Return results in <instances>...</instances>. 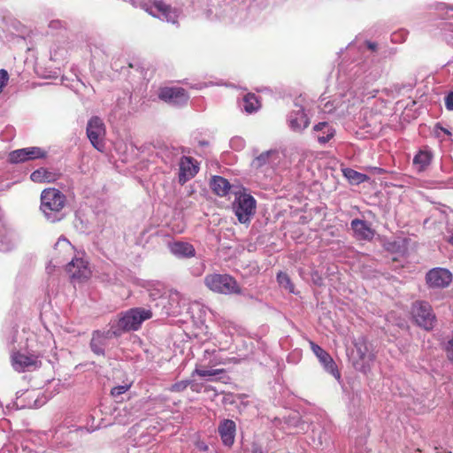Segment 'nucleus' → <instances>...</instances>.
Instances as JSON below:
<instances>
[{
    "mask_svg": "<svg viewBox=\"0 0 453 453\" xmlns=\"http://www.w3.org/2000/svg\"><path fill=\"white\" fill-rule=\"evenodd\" d=\"M363 102V95H357L349 89L343 94L334 96L330 99H320L319 107L326 114H333L337 118L355 114Z\"/></svg>",
    "mask_w": 453,
    "mask_h": 453,
    "instance_id": "obj_1",
    "label": "nucleus"
},
{
    "mask_svg": "<svg viewBox=\"0 0 453 453\" xmlns=\"http://www.w3.org/2000/svg\"><path fill=\"white\" fill-rule=\"evenodd\" d=\"M65 203L66 197L59 189L45 188L41 194L40 210L47 221L56 223L65 216L64 212Z\"/></svg>",
    "mask_w": 453,
    "mask_h": 453,
    "instance_id": "obj_2",
    "label": "nucleus"
},
{
    "mask_svg": "<svg viewBox=\"0 0 453 453\" xmlns=\"http://www.w3.org/2000/svg\"><path fill=\"white\" fill-rule=\"evenodd\" d=\"M152 317L150 309L137 307L119 313V319L111 323L119 332V336L125 332L136 331L142 324Z\"/></svg>",
    "mask_w": 453,
    "mask_h": 453,
    "instance_id": "obj_3",
    "label": "nucleus"
},
{
    "mask_svg": "<svg viewBox=\"0 0 453 453\" xmlns=\"http://www.w3.org/2000/svg\"><path fill=\"white\" fill-rule=\"evenodd\" d=\"M133 4L145 11L152 17L172 24H176L180 16L179 9L172 7L163 0H140L137 3H133Z\"/></svg>",
    "mask_w": 453,
    "mask_h": 453,
    "instance_id": "obj_4",
    "label": "nucleus"
},
{
    "mask_svg": "<svg viewBox=\"0 0 453 453\" xmlns=\"http://www.w3.org/2000/svg\"><path fill=\"white\" fill-rule=\"evenodd\" d=\"M204 285L212 292L222 295L242 293L236 280L229 274L210 273L203 279Z\"/></svg>",
    "mask_w": 453,
    "mask_h": 453,
    "instance_id": "obj_5",
    "label": "nucleus"
},
{
    "mask_svg": "<svg viewBox=\"0 0 453 453\" xmlns=\"http://www.w3.org/2000/svg\"><path fill=\"white\" fill-rule=\"evenodd\" d=\"M225 364L223 358L219 355V351L213 349H205L200 359V365H196L192 375H198L202 378L208 376H215L224 372L223 369H208L216 365Z\"/></svg>",
    "mask_w": 453,
    "mask_h": 453,
    "instance_id": "obj_6",
    "label": "nucleus"
},
{
    "mask_svg": "<svg viewBox=\"0 0 453 453\" xmlns=\"http://www.w3.org/2000/svg\"><path fill=\"white\" fill-rule=\"evenodd\" d=\"M411 315L418 326L427 331L434 328L436 317L429 303L426 301H416L413 303Z\"/></svg>",
    "mask_w": 453,
    "mask_h": 453,
    "instance_id": "obj_7",
    "label": "nucleus"
},
{
    "mask_svg": "<svg viewBox=\"0 0 453 453\" xmlns=\"http://www.w3.org/2000/svg\"><path fill=\"white\" fill-rule=\"evenodd\" d=\"M300 101V99L295 101L293 109L288 113L286 119L288 128L298 134L303 133L310 125V118Z\"/></svg>",
    "mask_w": 453,
    "mask_h": 453,
    "instance_id": "obj_8",
    "label": "nucleus"
},
{
    "mask_svg": "<svg viewBox=\"0 0 453 453\" xmlns=\"http://www.w3.org/2000/svg\"><path fill=\"white\" fill-rule=\"evenodd\" d=\"M11 363L12 368L18 372L35 370L42 365L40 356L35 353H22L12 350Z\"/></svg>",
    "mask_w": 453,
    "mask_h": 453,
    "instance_id": "obj_9",
    "label": "nucleus"
},
{
    "mask_svg": "<svg viewBox=\"0 0 453 453\" xmlns=\"http://www.w3.org/2000/svg\"><path fill=\"white\" fill-rule=\"evenodd\" d=\"M233 206L238 220L247 223L255 213L256 200L251 195L240 194L235 197Z\"/></svg>",
    "mask_w": 453,
    "mask_h": 453,
    "instance_id": "obj_10",
    "label": "nucleus"
},
{
    "mask_svg": "<svg viewBox=\"0 0 453 453\" xmlns=\"http://www.w3.org/2000/svg\"><path fill=\"white\" fill-rule=\"evenodd\" d=\"M118 336H119V332L113 328L111 323H110V329L106 331H94L90 341V349L92 352L97 356H104L105 348L108 345L109 341L111 338Z\"/></svg>",
    "mask_w": 453,
    "mask_h": 453,
    "instance_id": "obj_11",
    "label": "nucleus"
},
{
    "mask_svg": "<svg viewBox=\"0 0 453 453\" xmlns=\"http://www.w3.org/2000/svg\"><path fill=\"white\" fill-rule=\"evenodd\" d=\"M87 135L91 144L98 150H103L104 147V138L105 135V127L99 117H92L87 125Z\"/></svg>",
    "mask_w": 453,
    "mask_h": 453,
    "instance_id": "obj_12",
    "label": "nucleus"
},
{
    "mask_svg": "<svg viewBox=\"0 0 453 453\" xmlns=\"http://www.w3.org/2000/svg\"><path fill=\"white\" fill-rule=\"evenodd\" d=\"M158 98L173 106H181L187 104L189 96L183 88L165 87L160 88Z\"/></svg>",
    "mask_w": 453,
    "mask_h": 453,
    "instance_id": "obj_13",
    "label": "nucleus"
},
{
    "mask_svg": "<svg viewBox=\"0 0 453 453\" xmlns=\"http://www.w3.org/2000/svg\"><path fill=\"white\" fill-rule=\"evenodd\" d=\"M310 346L313 354L317 357L320 365L323 366L324 370L339 380L341 378V373L338 371L337 366L330 354L311 341L310 342Z\"/></svg>",
    "mask_w": 453,
    "mask_h": 453,
    "instance_id": "obj_14",
    "label": "nucleus"
},
{
    "mask_svg": "<svg viewBox=\"0 0 453 453\" xmlns=\"http://www.w3.org/2000/svg\"><path fill=\"white\" fill-rule=\"evenodd\" d=\"M427 285L433 288H443L448 287L452 280L451 273L444 268H433L426 275Z\"/></svg>",
    "mask_w": 453,
    "mask_h": 453,
    "instance_id": "obj_15",
    "label": "nucleus"
},
{
    "mask_svg": "<svg viewBox=\"0 0 453 453\" xmlns=\"http://www.w3.org/2000/svg\"><path fill=\"white\" fill-rule=\"evenodd\" d=\"M66 272L73 280L82 281L90 276L88 262L83 258L74 257L66 265Z\"/></svg>",
    "mask_w": 453,
    "mask_h": 453,
    "instance_id": "obj_16",
    "label": "nucleus"
},
{
    "mask_svg": "<svg viewBox=\"0 0 453 453\" xmlns=\"http://www.w3.org/2000/svg\"><path fill=\"white\" fill-rule=\"evenodd\" d=\"M179 182L184 184L193 178L199 171L196 161L191 157L182 156L179 162Z\"/></svg>",
    "mask_w": 453,
    "mask_h": 453,
    "instance_id": "obj_17",
    "label": "nucleus"
},
{
    "mask_svg": "<svg viewBox=\"0 0 453 453\" xmlns=\"http://www.w3.org/2000/svg\"><path fill=\"white\" fill-rule=\"evenodd\" d=\"M280 151L278 150H269L262 152L257 157H256L251 163V166L256 169L261 168L265 165L275 167L280 164Z\"/></svg>",
    "mask_w": 453,
    "mask_h": 453,
    "instance_id": "obj_18",
    "label": "nucleus"
},
{
    "mask_svg": "<svg viewBox=\"0 0 453 453\" xmlns=\"http://www.w3.org/2000/svg\"><path fill=\"white\" fill-rule=\"evenodd\" d=\"M218 432L224 445L232 446L234 442L236 425L234 420L225 418L220 421Z\"/></svg>",
    "mask_w": 453,
    "mask_h": 453,
    "instance_id": "obj_19",
    "label": "nucleus"
},
{
    "mask_svg": "<svg viewBox=\"0 0 453 453\" xmlns=\"http://www.w3.org/2000/svg\"><path fill=\"white\" fill-rule=\"evenodd\" d=\"M170 252L178 258H190L196 256L194 246L187 242H173L168 244Z\"/></svg>",
    "mask_w": 453,
    "mask_h": 453,
    "instance_id": "obj_20",
    "label": "nucleus"
},
{
    "mask_svg": "<svg viewBox=\"0 0 453 453\" xmlns=\"http://www.w3.org/2000/svg\"><path fill=\"white\" fill-rule=\"evenodd\" d=\"M350 226L355 237L358 240L370 241L374 236V230L365 220L355 219L351 221Z\"/></svg>",
    "mask_w": 453,
    "mask_h": 453,
    "instance_id": "obj_21",
    "label": "nucleus"
},
{
    "mask_svg": "<svg viewBox=\"0 0 453 453\" xmlns=\"http://www.w3.org/2000/svg\"><path fill=\"white\" fill-rule=\"evenodd\" d=\"M433 159V151L428 147H425L414 156L412 164L418 173H422L431 165Z\"/></svg>",
    "mask_w": 453,
    "mask_h": 453,
    "instance_id": "obj_22",
    "label": "nucleus"
},
{
    "mask_svg": "<svg viewBox=\"0 0 453 453\" xmlns=\"http://www.w3.org/2000/svg\"><path fill=\"white\" fill-rule=\"evenodd\" d=\"M313 132L320 144H326L335 134L334 128L327 122H319L313 127Z\"/></svg>",
    "mask_w": 453,
    "mask_h": 453,
    "instance_id": "obj_23",
    "label": "nucleus"
},
{
    "mask_svg": "<svg viewBox=\"0 0 453 453\" xmlns=\"http://www.w3.org/2000/svg\"><path fill=\"white\" fill-rule=\"evenodd\" d=\"M356 350L360 359L369 365L374 360V354L372 352L370 345L365 337H359L354 342Z\"/></svg>",
    "mask_w": 453,
    "mask_h": 453,
    "instance_id": "obj_24",
    "label": "nucleus"
},
{
    "mask_svg": "<svg viewBox=\"0 0 453 453\" xmlns=\"http://www.w3.org/2000/svg\"><path fill=\"white\" fill-rule=\"evenodd\" d=\"M19 242L18 235L12 231H5L0 234V250L8 252L16 248Z\"/></svg>",
    "mask_w": 453,
    "mask_h": 453,
    "instance_id": "obj_25",
    "label": "nucleus"
},
{
    "mask_svg": "<svg viewBox=\"0 0 453 453\" xmlns=\"http://www.w3.org/2000/svg\"><path fill=\"white\" fill-rule=\"evenodd\" d=\"M211 188L216 195L225 196L228 194L231 186L226 179L221 176H213L211 181Z\"/></svg>",
    "mask_w": 453,
    "mask_h": 453,
    "instance_id": "obj_26",
    "label": "nucleus"
},
{
    "mask_svg": "<svg viewBox=\"0 0 453 453\" xmlns=\"http://www.w3.org/2000/svg\"><path fill=\"white\" fill-rule=\"evenodd\" d=\"M159 154L166 165H172L180 155V151L179 148L165 145L160 150Z\"/></svg>",
    "mask_w": 453,
    "mask_h": 453,
    "instance_id": "obj_27",
    "label": "nucleus"
},
{
    "mask_svg": "<svg viewBox=\"0 0 453 453\" xmlns=\"http://www.w3.org/2000/svg\"><path fill=\"white\" fill-rule=\"evenodd\" d=\"M30 179L37 183L51 182L56 180V174L42 167L34 171L30 175Z\"/></svg>",
    "mask_w": 453,
    "mask_h": 453,
    "instance_id": "obj_28",
    "label": "nucleus"
},
{
    "mask_svg": "<svg viewBox=\"0 0 453 453\" xmlns=\"http://www.w3.org/2000/svg\"><path fill=\"white\" fill-rule=\"evenodd\" d=\"M260 107L257 97L254 94H247L243 97L242 108L247 113H253Z\"/></svg>",
    "mask_w": 453,
    "mask_h": 453,
    "instance_id": "obj_29",
    "label": "nucleus"
},
{
    "mask_svg": "<svg viewBox=\"0 0 453 453\" xmlns=\"http://www.w3.org/2000/svg\"><path fill=\"white\" fill-rule=\"evenodd\" d=\"M27 161L38 158H44L47 156V151L41 147H27L25 148Z\"/></svg>",
    "mask_w": 453,
    "mask_h": 453,
    "instance_id": "obj_30",
    "label": "nucleus"
},
{
    "mask_svg": "<svg viewBox=\"0 0 453 453\" xmlns=\"http://www.w3.org/2000/svg\"><path fill=\"white\" fill-rule=\"evenodd\" d=\"M277 281L281 288H285L289 293L295 294V286L286 273L280 272L277 274Z\"/></svg>",
    "mask_w": 453,
    "mask_h": 453,
    "instance_id": "obj_31",
    "label": "nucleus"
},
{
    "mask_svg": "<svg viewBox=\"0 0 453 453\" xmlns=\"http://www.w3.org/2000/svg\"><path fill=\"white\" fill-rule=\"evenodd\" d=\"M343 173L345 177L355 184H360L368 179L365 174L358 173L353 169H345Z\"/></svg>",
    "mask_w": 453,
    "mask_h": 453,
    "instance_id": "obj_32",
    "label": "nucleus"
},
{
    "mask_svg": "<svg viewBox=\"0 0 453 453\" xmlns=\"http://www.w3.org/2000/svg\"><path fill=\"white\" fill-rule=\"evenodd\" d=\"M27 161L25 148L12 150L8 155V162L19 164Z\"/></svg>",
    "mask_w": 453,
    "mask_h": 453,
    "instance_id": "obj_33",
    "label": "nucleus"
},
{
    "mask_svg": "<svg viewBox=\"0 0 453 453\" xmlns=\"http://www.w3.org/2000/svg\"><path fill=\"white\" fill-rule=\"evenodd\" d=\"M191 384V380H180L173 384L170 388V391L172 392H182L184 391L189 385Z\"/></svg>",
    "mask_w": 453,
    "mask_h": 453,
    "instance_id": "obj_34",
    "label": "nucleus"
},
{
    "mask_svg": "<svg viewBox=\"0 0 453 453\" xmlns=\"http://www.w3.org/2000/svg\"><path fill=\"white\" fill-rule=\"evenodd\" d=\"M130 387H131L130 384L116 386L111 388V395L117 398L119 395H121L122 394L126 393L130 388Z\"/></svg>",
    "mask_w": 453,
    "mask_h": 453,
    "instance_id": "obj_35",
    "label": "nucleus"
},
{
    "mask_svg": "<svg viewBox=\"0 0 453 453\" xmlns=\"http://www.w3.org/2000/svg\"><path fill=\"white\" fill-rule=\"evenodd\" d=\"M395 53H396V48H394V47L388 48L386 46L380 48V55L382 58H389L391 56H394Z\"/></svg>",
    "mask_w": 453,
    "mask_h": 453,
    "instance_id": "obj_36",
    "label": "nucleus"
},
{
    "mask_svg": "<svg viewBox=\"0 0 453 453\" xmlns=\"http://www.w3.org/2000/svg\"><path fill=\"white\" fill-rule=\"evenodd\" d=\"M58 247H61L63 249H65V250H73V246L72 244L70 243V242L65 238V237H60L58 239V241L56 243V249H58Z\"/></svg>",
    "mask_w": 453,
    "mask_h": 453,
    "instance_id": "obj_37",
    "label": "nucleus"
},
{
    "mask_svg": "<svg viewBox=\"0 0 453 453\" xmlns=\"http://www.w3.org/2000/svg\"><path fill=\"white\" fill-rule=\"evenodd\" d=\"M9 80V74L6 70L1 69L0 70V89L3 90V88L6 86Z\"/></svg>",
    "mask_w": 453,
    "mask_h": 453,
    "instance_id": "obj_38",
    "label": "nucleus"
},
{
    "mask_svg": "<svg viewBox=\"0 0 453 453\" xmlns=\"http://www.w3.org/2000/svg\"><path fill=\"white\" fill-rule=\"evenodd\" d=\"M444 103L448 111H453V91L447 94L444 98Z\"/></svg>",
    "mask_w": 453,
    "mask_h": 453,
    "instance_id": "obj_39",
    "label": "nucleus"
},
{
    "mask_svg": "<svg viewBox=\"0 0 453 453\" xmlns=\"http://www.w3.org/2000/svg\"><path fill=\"white\" fill-rule=\"evenodd\" d=\"M230 142H231L232 148L235 149V150H240V149L243 148V146H244L243 140L239 137L233 138Z\"/></svg>",
    "mask_w": 453,
    "mask_h": 453,
    "instance_id": "obj_40",
    "label": "nucleus"
},
{
    "mask_svg": "<svg viewBox=\"0 0 453 453\" xmlns=\"http://www.w3.org/2000/svg\"><path fill=\"white\" fill-rule=\"evenodd\" d=\"M405 36L406 35L404 33H395L394 35H392V41L394 42H401V41H404L405 40Z\"/></svg>",
    "mask_w": 453,
    "mask_h": 453,
    "instance_id": "obj_41",
    "label": "nucleus"
},
{
    "mask_svg": "<svg viewBox=\"0 0 453 453\" xmlns=\"http://www.w3.org/2000/svg\"><path fill=\"white\" fill-rule=\"evenodd\" d=\"M366 46L367 48L372 50V51H377L379 50L380 51V46H379L376 42H366Z\"/></svg>",
    "mask_w": 453,
    "mask_h": 453,
    "instance_id": "obj_42",
    "label": "nucleus"
},
{
    "mask_svg": "<svg viewBox=\"0 0 453 453\" xmlns=\"http://www.w3.org/2000/svg\"><path fill=\"white\" fill-rule=\"evenodd\" d=\"M180 312V310L178 306L174 307V308H170L168 309L165 313L167 315H172V316H176L178 315L179 313Z\"/></svg>",
    "mask_w": 453,
    "mask_h": 453,
    "instance_id": "obj_43",
    "label": "nucleus"
},
{
    "mask_svg": "<svg viewBox=\"0 0 453 453\" xmlns=\"http://www.w3.org/2000/svg\"><path fill=\"white\" fill-rule=\"evenodd\" d=\"M436 8L440 11H442L444 9L453 11V5H447L444 3H440L437 4Z\"/></svg>",
    "mask_w": 453,
    "mask_h": 453,
    "instance_id": "obj_44",
    "label": "nucleus"
},
{
    "mask_svg": "<svg viewBox=\"0 0 453 453\" xmlns=\"http://www.w3.org/2000/svg\"><path fill=\"white\" fill-rule=\"evenodd\" d=\"M435 128H436L437 130H438V129H439V130H441L444 134H446V135H448V136H450V135H451V132H450L449 129H447V128H445V127H441L440 124H437V125H436V127H435Z\"/></svg>",
    "mask_w": 453,
    "mask_h": 453,
    "instance_id": "obj_45",
    "label": "nucleus"
},
{
    "mask_svg": "<svg viewBox=\"0 0 453 453\" xmlns=\"http://www.w3.org/2000/svg\"><path fill=\"white\" fill-rule=\"evenodd\" d=\"M169 300H170L171 302H176V303H178V301H179V294H178V293L172 294V295L170 296Z\"/></svg>",
    "mask_w": 453,
    "mask_h": 453,
    "instance_id": "obj_46",
    "label": "nucleus"
},
{
    "mask_svg": "<svg viewBox=\"0 0 453 453\" xmlns=\"http://www.w3.org/2000/svg\"><path fill=\"white\" fill-rule=\"evenodd\" d=\"M252 453H266L258 446H253Z\"/></svg>",
    "mask_w": 453,
    "mask_h": 453,
    "instance_id": "obj_47",
    "label": "nucleus"
},
{
    "mask_svg": "<svg viewBox=\"0 0 453 453\" xmlns=\"http://www.w3.org/2000/svg\"><path fill=\"white\" fill-rule=\"evenodd\" d=\"M190 386H191V389H192L193 391H196V392L198 391L197 387H196V384H192V383H191V384H190Z\"/></svg>",
    "mask_w": 453,
    "mask_h": 453,
    "instance_id": "obj_48",
    "label": "nucleus"
},
{
    "mask_svg": "<svg viewBox=\"0 0 453 453\" xmlns=\"http://www.w3.org/2000/svg\"><path fill=\"white\" fill-rule=\"evenodd\" d=\"M199 143H200L201 146H207L208 145V142H206V141H201V142H199Z\"/></svg>",
    "mask_w": 453,
    "mask_h": 453,
    "instance_id": "obj_49",
    "label": "nucleus"
},
{
    "mask_svg": "<svg viewBox=\"0 0 453 453\" xmlns=\"http://www.w3.org/2000/svg\"><path fill=\"white\" fill-rule=\"evenodd\" d=\"M449 242L453 245V234L449 237Z\"/></svg>",
    "mask_w": 453,
    "mask_h": 453,
    "instance_id": "obj_50",
    "label": "nucleus"
},
{
    "mask_svg": "<svg viewBox=\"0 0 453 453\" xmlns=\"http://www.w3.org/2000/svg\"><path fill=\"white\" fill-rule=\"evenodd\" d=\"M160 301H161V303H164L165 301V297H160Z\"/></svg>",
    "mask_w": 453,
    "mask_h": 453,
    "instance_id": "obj_51",
    "label": "nucleus"
},
{
    "mask_svg": "<svg viewBox=\"0 0 453 453\" xmlns=\"http://www.w3.org/2000/svg\"><path fill=\"white\" fill-rule=\"evenodd\" d=\"M436 453H442L441 451H437Z\"/></svg>",
    "mask_w": 453,
    "mask_h": 453,
    "instance_id": "obj_52",
    "label": "nucleus"
},
{
    "mask_svg": "<svg viewBox=\"0 0 453 453\" xmlns=\"http://www.w3.org/2000/svg\"><path fill=\"white\" fill-rule=\"evenodd\" d=\"M2 91H3V90H2V89H0V94L2 93Z\"/></svg>",
    "mask_w": 453,
    "mask_h": 453,
    "instance_id": "obj_53",
    "label": "nucleus"
}]
</instances>
